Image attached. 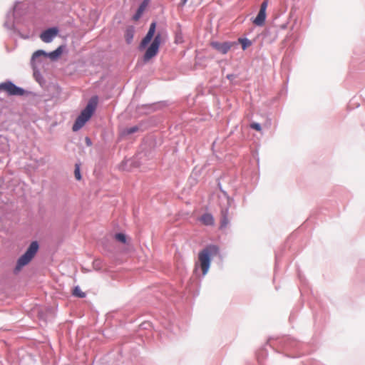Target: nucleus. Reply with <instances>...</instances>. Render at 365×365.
<instances>
[{
  "label": "nucleus",
  "instance_id": "1",
  "mask_svg": "<svg viewBox=\"0 0 365 365\" xmlns=\"http://www.w3.org/2000/svg\"><path fill=\"white\" fill-rule=\"evenodd\" d=\"M218 253V247L215 245H208L198 253V262L195 264L199 266L202 274L205 275L209 271L211 259Z\"/></svg>",
  "mask_w": 365,
  "mask_h": 365
},
{
  "label": "nucleus",
  "instance_id": "2",
  "mask_svg": "<svg viewBox=\"0 0 365 365\" xmlns=\"http://www.w3.org/2000/svg\"><path fill=\"white\" fill-rule=\"evenodd\" d=\"M98 104V97L93 96L88 101L86 108L81 111V114L76 118L72 130L73 131H78L80 130L86 123L91 118Z\"/></svg>",
  "mask_w": 365,
  "mask_h": 365
},
{
  "label": "nucleus",
  "instance_id": "3",
  "mask_svg": "<svg viewBox=\"0 0 365 365\" xmlns=\"http://www.w3.org/2000/svg\"><path fill=\"white\" fill-rule=\"evenodd\" d=\"M38 250L37 242H32L26 252L19 257L15 268L16 272H19L23 267L28 264L36 255Z\"/></svg>",
  "mask_w": 365,
  "mask_h": 365
},
{
  "label": "nucleus",
  "instance_id": "4",
  "mask_svg": "<svg viewBox=\"0 0 365 365\" xmlns=\"http://www.w3.org/2000/svg\"><path fill=\"white\" fill-rule=\"evenodd\" d=\"M160 43H161V36L160 34H158L155 36L150 46L145 51V53L144 57H143L144 61L146 62V61H150L151 58H153L158 54Z\"/></svg>",
  "mask_w": 365,
  "mask_h": 365
},
{
  "label": "nucleus",
  "instance_id": "5",
  "mask_svg": "<svg viewBox=\"0 0 365 365\" xmlns=\"http://www.w3.org/2000/svg\"><path fill=\"white\" fill-rule=\"evenodd\" d=\"M0 90L6 92L10 96H24L25 91L19 87H17L11 81H7L0 84Z\"/></svg>",
  "mask_w": 365,
  "mask_h": 365
},
{
  "label": "nucleus",
  "instance_id": "6",
  "mask_svg": "<svg viewBox=\"0 0 365 365\" xmlns=\"http://www.w3.org/2000/svg\"><path fill=\"white\" fill-rule=\"evenodd\" d=\"M63 52L62 47L59 46L57 49L55 51L47 53L43 50H38L36 52L34 53L32 56V61H35L38 57L40 56H48L51 59H56L58 58Z\"/></svg>",
  "mask_w": 365,
  "mask_h": 365
},
{
  "label": "nucleus",
  "instance_id": "7",
  "mask_svg": "<svg viewBox=\"0 0 365 365\" xmlns=\"http://www.w3.org/2000/svg\"><path fill=\"white\" fill-rule=\"evenodd\" d=\"M268 6V0H264L261 6L259 13L256 18L254 19L253 23L257 26H262L264 24L266 19V10Z\"/></svg>",
  "mask_w": 365,
  "mask_h": 365
},
{
  "label": "nucleus",
  "instance_id": "8",
  "mask_svg": "<svg viewBox=\"0 0 365 365\" xmlns=\"http://www.w3.org/2000/svg\"><path fill=\"white\" fill-rule=\"evenodd\" d=\"M234 44L235 43L232 42L221 43L217 41H212L210 43L211 46L222 54H226Z\"/></svg>",
  "mask_w": 365,
  "mask_h": 365
},
{
  "label": "nucleus",
  "instance_id": "9",
  "mask_svg": "<svg viewBox=\"0 0 365 365\" xmlns=\"http://www.w3.org/2000/svg\"><path fill=\"white\" fill-rule=\"evenodd\" d=\"M58 29L53 27L46 29L40 35L41 39L45 43H50L58 35Z\"/></svg>",
  "mask_w": 365,
  "mask_h": 365
},
{
  "label": "nucleus",
  "instance_id": "10",
  "mask_svg": "<svg viewBox=\"0 0 365 365\" xmlns=\"http://www.w3.org/2000/svg\"><path fill=\"white\" fill-rule=\"evenodd\" d=\"M155 27H156V24L155 22H153L150 26V28H149V30H148L147 34L145 35V36L143 38L142 41L140 42V44L139 46V48L140 50L145 48V46L148 45V43H150V41L153 38V37L155 34Z\"/></svg>",
  "mask_w": 365,
  "mask_h": 365
},
{
  "label": "nucleus",
  "instance_id": "11",
  "mask_svg": "<svg viewBox=\"0 0 365 365\" xmlns=\"http://www.w3.org/2000/svg\"><path fill=\"white\" fill-rule=\"evenodd\" d=\"M200 221L206 226H212L215 224V219L213 216L210 213H205L202 215L200 218Z\"/></svg>",
  "mask_w": 365,
  "mask_h": 365
},
{
  "label": "nucleus",
  "instance_id": "12",
  "mask_svg": "<svg viewBox=\"0 0 365 365\" xmlns=\"http://www.w3.org/2000/svg\"><path fill=\"white\" fill-rule=\"evenodd\" d=\"M138 130H139V127L137 125H135V126H133L130 128H126L123 129L120 131V137H125L126 135L133 134Z\"/></svg>",
  "mask_w": 365,
  "mask_h": 365
},
{
  "label": "nucleus",
  "instance_id": "13",
  "mask_svg": "<svg viewBox=\"0 0 365 365\" xmlns=\"http://www.w3.org/2000/svg\"><path fill=\"white\" fill-rule=\"evenodd\" d=\"M134 36V29L133 27H128L125 32V39L127 43L130 44Z\"/></svg>",
  "mask_w": 365,
  "mask_h": 365
},
{
  "label": "nucleus",
  "instance_id": "14",
  "mask_svg": "<svg viewBox=\"0 0 365 365\" xmlns=\"http://www.w3.org/2000/svg\"><path fill=\"white\" fill-rule=\"evenodd\" d=\"M222 219H221V228L225 227L228 224V218H227V211L222 210Z\"/></svg>",
  "mask_w": 365,
  "mask_h": 365
},
{
  "label": "nucleus",
  "instance_id": "15",
  "mask_svg": "<svg viewBox=\"0 0 365 365\" xmlns=\"http://www.w3.org/2000/svg\"><path fill=\"white\" fill-rule=\"evenodd\" d=\"M73 294L75 297H80V298H83V297H86V294L83 292H82L81 288L79 287H78V286L75 287V288L73 289Z\"/></svg>",
  "mask_w": 365,
  "mask_h": 365
},
{
  "label": "nucleus",
  "instance_id": "16",
  "mask_svg": "<svg viewBox=\"0 0 365 365\" xmlns=\"http://www.w3.org/2000/svg\"><path fill=\"white\" fill-rule=\"evenodd\" d=\"M239 42L241 43L243 50L251 46V41L247 38H239Z\"/></svg>",
  "mask_w": 365,
  "mask_h": 365
},
{
  "label": "nucleus",
  "instance_id": "17",
  "mask_svg": "<svg viewBox=\"0 0 365 365\" xmlns=\"http://www.w3.org/2000/svg\"><path fill=\"white\" fill-rule=\"evenodd\" d=\"M115 239L123 243L126 242V237L123 233H118L115 235Z\"/></svg>",
  "mask_w": 365,
  "mask_h": 365
},
{
  "label": "nucleus",
  "instance_id": "18",
  "mask_svg": "<svg viewBox=\"0 0 365 365\" xmlns=\"http://www.w3.org/2000/svg\"><path fill=\"white\" fill-rule=\"evenodd\" d=\"M75 178L76 180H80L81 178V175L80 173V168L78 165H76L75 171H74Z\"/></svg>",
  "mask_w": 365,
  "mask_h": 365
},
{
  "label": "nucleus",
  "instance_id": "19",
  "mask_svg": "<svg viewBox=\"0 0 365 365\" xmlns=\"http://www.w3.org/2000/svg\"><path fill=\"white\" fill-rule=\"evenodd\" d=\"M250 127L254 129V130H256L257 131H260L261 130V126L259 123H252L251 125H250Z\"/></svg>",
  "mask_w": 365,
  "mask_h": 365
},
{
  "label": "nucleus",
  "instance_id": "20",
  "mask_svg": "<svg viewBox=\"0 0 365 365\" xmlns=\"http://www.w3.org/2000/svg\"><path fill=\"white\" fill-rule=\"evenodd\" d=\"M143 10H144V6H143V5H141V6L138 8V9L137 14H136V15H135V19H138L140 17V16L141 15V14H142V13H143Z\"/></svg>",
  "mask_w": 365,
  "mask_h": 365
},
{
  "label": "nucleus",
  "instance_id": "21",
  "mask_svg": "<svg viewBox=\"0 0 365 365\" xmlns=\"http://www.w3.org/2000/svg\"><path fill=\"white\" fill-rule=\"evenodd\" d=\"M86 143H87L88 145H91V140L88 138H86Z\"/></svg>",
  "mask_w": 365,
  "mask_h": 365
},
{
  "label": "nucleus",
  "instance_id": "22",
  "mask_svg": "<svg viewBox=\"0 0 365 365\" xmlns=\"http://www.w3.org/2000/svg\"><path fill=\"white\" fill-rule=\"evenodd\" d=\"M187 0H181V4H182V5L185 4H186V2H187Z\"/></svg>",
  "mask_w": 365,
  "mask_h": 365
}]
</instances>
